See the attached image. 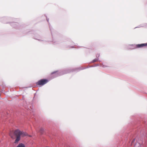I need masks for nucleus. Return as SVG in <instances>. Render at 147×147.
<instances>
[{"mask_svg": "<svg viewBox=\"0 0 147 147\" xmlns=\"http://www.w3.org/2000/svg\"><path fill=\"white\" fill-rule=\"evenodd\" d=\"M16 147H25V146L24 144L20 143Z\"/></svg>", "mask_w": 147, "mask_h": 147, "instance_id": "obj_5", "label": "nucleus"}, {"mask_svg": "<svg viewBox=\"0 0 147 147\" xmlns=\"http://www.w3.org/2000/svg\"><path fill=\"white\" fill-rule=\"evenodd\" d=\"M47 21L48 22L49 21V19L47 18Z\"/></svg>", "mask_w": 147, "mask_h": 147, "instance_id": "obj_10", "label": "nucleus"}, {"mask_svg": "<svg viewBox=\"0 0 147 147\" xmlns=\"http://www.w3.org/2000/svg\"><path fill=\"white\" fill-rule=\"evenodd\" d=\"M147 45V43H144V44H138L136 45V48H140L144 46H146Z\"/></svg>", "mask_w": 147, "mask_h": 147, "instance_id": "obj_3", "label": "nucleus"}, {"mask_svg": "<svg viewBox=\"0 0 147 147\" xmlns=\"http://www.w3.org/2000/svg\"><path fill=\"white\" fill-rule=\"evenodd\" d=\"M9 135L11 136V138L13 139H14V137L12 135V134L11 133H10L9 134Z\"/></svg>", "mask_w": 147, "mask_h": 147, "instance_id": "obj_6", "label": "nucleus"}, {"mask_svg": "<svg viewBox=\"0 0 147 147\" xmlns=\"http://www.w3.org/2000/svg\"><path fill=\"white\" fill-rule=\"evenodd\" d=\"M44 129L43 128H40V131L41 133H42L43 131H44Z\"/></svg>", "mask_w": 147, "mask_h": 147, "instance_id": "obj_7", "label": "nucleus"}, {"mask_svg": "<svg viewBox=\"0 0 147 147\" xmlns=\"http://www.w3.org/2000/svg\"><path fill=\"white\" fill-rule=\"evenodd\" d=\"M99 55H98H98H96V57H99Z\"/></svg>", "mask_w": 147, "mask_h": 147, "instance_id": "obj_9", "label": "nucleus"}, {"mask_svg": "<svg viewBox=\"0 0 147 147\" xmlns=\"http://www.w3.org/2000/svg\"><path fill=\"white\" fill-rule=\"evenodd\" d=\"M98 64H97L96 66H98Z\"/></svg>", "mask_w": 147, "mask_h": 147, "instance_id": "obj_11", "label": "nucleus"}, {"mask_svg": "<svg viewBox=\"0 0 147 147\" xmlns=\"http://www.w3.org/2000/svg\"><path fill=\"white\" fill-rule=\"evenodd\" d=\"M69 72H65V73H60V74L59 75H57V74L56 73V72H53L52 73V74H55V75H56V76H55V77H56V76H60V75H62L64 74H66V73H67Z\"/></svg>", "mask_w": 147, "mask_h": 147, "instance_id": "obj_4", "label": "nucleus"}, {"mask_svg": "<svg viewBox=\"0 0 147 147\" xmlns=\"http://www.w3.org/2000/svg\"><path fill=\"white\" fill-rule=\"evenodd\" d=\"M14 134L16 137V139L14 142L15 143H18L20 140V136L24 137L26 136L27 134L23 131H21L19 129L16 130L14 132Z\"/></svg>", "mask_w": 147, "mask_h": 147, "instance_id": "obj_1", "label": "nucleus"}, {"mask_svg": "<svg viewBox=\"0 0 147 147\" xmlns=\"http://www.w3.org/2000/svg\"><path fill=\"white\" fill-rule=\"evenodd\" d=\"M98 58L95 59L93 60L92 62H96V61H97L98 60Z\"/></svg>", "mask_w": 147, "mask_h": 147, "instance_id": "obj_8", "label": "nucleus"}, {"mask_svg": "<svg viewBox=\"0 0 147 147\" xmlns=\"http://www.w3.org/2000/svg\"><path fill=\"white\" fill-rule=\"evenodd\" d=\"M48 81L46 79H41L36 83L37 85H41V86L45 84H46Z\"/></svg>", "mask_w": 147, "mask_h": 147, "instance_id": "obj_2", "label": "nucleus"}]
</instances>
